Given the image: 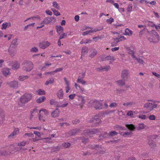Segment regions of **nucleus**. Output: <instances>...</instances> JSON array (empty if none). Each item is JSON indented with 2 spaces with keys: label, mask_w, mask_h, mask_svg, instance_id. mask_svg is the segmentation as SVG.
Returning <instances> with one entry per match:
<instances>
[{
  "label": "nucleus",
  "mask_w": 160,
  "mask_h": 160,
  "mask_svg": "<svg viewBox=\"0 0 160 160\" xmlns=\"http://www.w3.org/2000/svg\"><path fill=\"white\" fill-rule=\"evenodd\" d=\"M71 146V144L68 142H66L62 144V146L65 148H68Z\"/></svg>",
  "instance_id": "obj_36"
},
{
  "label": "nucleus",
  "mask_w": 160,
  "mask_h": 160,
  "mask_svg": "<svg viewBox=\"0 0 160 160\" xmlns=\"http://www.w3.org/2000/svg\"><path fill=\"white\" fill-rule=\"evenodd\" d=\"M17 42V39L15 38L13 40L11 44L10 45L9 48L16 47L18 45Z\"/></svg>",
  "instance_id": "obj_21"
},
{
  "label": "nucleus",
  "mask_w": 160,
  "mask_h": 160,
  "mask_svg": "<svg viewBox=\"0 0 160 160\" xmlns=\"http://www.w3.org/2000/svg\"><path fill=\"white\" fill-rule=\"evenodd\" d=\"M76 98L78 101V104H77L76 105L78 106H80V108L82 109L85 102L84 98L81 96H76Z\"/></svg>",
  "instance_id": "obj_5"
},
{
  "label": "nucleus",
  "mask_w": 160,
  "mask_h": 160,
  "mask_svg": "<svg viewBox=\"0 0 160 160\" xmlns=\"http://www.w3.org/2000/svg\"><path fill=\"white\" fill-rule=\"evenodd\" d=\"M148 144L151 148H154L156 146L155 142L152 140L150 141Z\"/></svg>",
  "instance_id": "obj_33"
},
{
  "label": "nucleus",
  "mask_w": 160,
  "mask_h": 160,
  "mask_svg": "<svg viewBox=\"0 0 160 160\" xmlns=\"http://www.w3.org/2000/svg\"><path fill=\"white\" fill-rule=\"evenodd\" d=\"M82 79L80 78V77H78L77 81V82L78 83H81L82 85L85 84L86 83V82L85 80H82Z\"/></svg>",
  "instance_id": "obj_25"
},
{
  "label": "nucleus",
  "mask_w": 160,
  "mask_h": 160,
  "mask_svg": "<svg viewBox=\"0 0 160 160\" xmlns=\"http://www.w3.org/2000/svg\"><path fill=\"white\" fill-rule=\"evenodd\" d=\"M45 99L46 98L44 96H42L37 100V102L38 103H40L44 102Z\"/></svg>",
  "instance_id": "obj_24"
},
{
  "label": "nucleus",
  "mask_w": 160,
  "mask_h": 160,
  "mask_svg": "<svg viewBox=\"0 0 160 160\" xmlns=\"http://www.w3.org/2000/svg\"><path fill=\"white\" fill-rule=\"evenodd\" d=\"M92 106L95 109L100 110L103 109V107L102 103L97 100H95L92 102Z\"/></svg>",
  "instance_id": "obj_3"
},
{
  "label": "nucleus",
  "mask_w": 160,
  "mask_h": 160,
  "mask_svg": "<svg viewBox=\"0 0 160 160\" xmlns=\"http://www.w3.org/2000/svg\"><path fill=\"white\" fill-rule=\"evenodd\" d=\"M132 4H129L127 9V11L128 12H131L132 11Z\"/></svg>",
  "instance_id": "obj_46"
},
{
  "label": "nucleus",
  "mask_w": 160,
  "mask_h": 160,
  "mask_svg": "<svg viewBox=\"0 0 160 160\" xmlns=\"http://www.w3.org/2000/svg\"><path fill=\"white\" fill-rule=\"evenodd\" d=\"M137 61L140 64H143L144 63V61L142 60V57H141V58H137Z\"/></svg>",
  "instance_id": "obj_45"
},
{
  "label": "nucleus",
  "mask_w": 160,
  "mask_h": 160,
  "mask_svg": "<svg viewBox=\"0 0 160 160\" xmlns=\"http://www.w3.org/2000/svg\"><path fill=\"white\" fill-rule=\"evenodd\" d=\"M54 82V79L52 78H50V79L49 80H47L45 84L46 85H48L49 84H51L53 83Z\"/></svg>",
  "instance_id": "obj_30"
},
{
  "label": "nucleus",
  "mask_w": 160,
  "mask_h": 160,
  "mask_svg": "<svg viewBox=\"0 0 160 160\" xmlns=\"http://www.w3.org/2000/svg\"><path fill=\"white\" fill-rule=\"evenodd\" d=\"M68 105V103H66L63 104H57V107H59L61 108H64L66 107Z\"/></svg>",
  "instance_id": "obj_41"
},
{
  "label": "nucleus",
  "mask_w": 160,
  "mask_h": 160,
  "mask_svg": "<svg viewBox=\"0 0 160 160\" xmlns=\"http://www.w3.org/2000/svg\"><path fill=\"white\" fill-rule=\"evenodd\" d=\"M88 51V49L87 47H83L82 49L81 56L82 55H84L86 54ZM82 57H81V58Z\"/></svg>",
  "instance_id": "obj_15"
},
{
  "label": "nucleus",
  "mask_w": 160,
  "mask_h": 160,
  "mask_svg": "<svg viewBox=\"0 0 160 160\" xmlns=\"http://www.w3.org/2000/svg\"><path fill=\"white\" fill-rule=\"evenodd\" d=\"M150 34L152 37H153L154 40L156 42L159 41V36L158 33L155 30H152L150 32Z\"/></svg>",
  "instance_id": "obj_8"
},
{
  "label": "nucleus",
  "mask_w": 160,
  "mask_h": 160,
  "mask_svg": "<svg viewBox=\"0 0 160 160\" xmlns=\"http://www.w3.org/2000/svg\"><path fill=\"white\" fill-rule=\"evenodd\" d=\"M32 97V95L31 93H25L20 98L18 106L20 107L24 106L25 103H28L31 100Z\"/></svg>",
  "instance_id": "obj_1"
},
{
  "label": "nucleus",
  "mask_w": 160,
  "mask_h": 160,
  "mask_svg": "<svg viewBox=\"0 0 160 160\" xmlns=\"http://www.w3.org/2000/svg\"><path fill=\"white\" fill-rule=\"evenodd\" d=\"M102 148V146L101 145H94V149L98 150V149Z\"/></svg>",
  "instance_id": "obj_49"
},
{
  "label": "nucleus",
  "mask_w": 160,
  "mask_h": 160,
  "mask_svg": "<svg viewBox=\"0 0 160 160\" xmlns=\"http://www.w3.org/2000/svg\"><path fill=\"white\" fill-rule=\"evenodd\" d=\"M33 133L35 134V135L38 136V137H40L41 136V134L40 132L36 131H34L33 132Z\"/></svg>",
  "instance_id": "obj_59"
},
{
  "label": "nucleus",
  "mask_w": 160,
  "mask_h": 160,
  "mask_svg": "<svg viewBox=\"0 0 160 160\" xmlns=\"http://www.w3.org/2000/svg\"><path fill=\"white\" fill-rule=\"evenodd\" d=\"M23 70L26 72H30L33 68V64L32 62L30 61H25L23 63Z\"/></svg>",
  "instance_id": "obj_2"
},
{
  "label": "nucleus",
  "mask_w": 160,
  "mask_h": 160,
  "mask_svg": "<svg viewBox=\"0 0 160 160\" xmlns=\"http://www.w3.org/2000/svg\"><path fill=\"white\" fill-rule=\"evenodd\" d=\"M118 133L115 131H113L109 132L108 133V136L110 137H113L114 136L117 135Z\"/></svg>",
  "instance_id": "obj_29"
},
{
  "label": "nucleus",
  "mask_w": 160,
  "mask_h": 160,
  "mask_svg": "<svg viewBox=\"0 0 160 160\" xmlns=\"http://www.w3.org/2000/svg\"><path fill=\"white\" fill-rule=\"evenodd\" d=\"M147 31L148 32H149L148 30L146 28H144L143 30H141L139 32V35L140 36H142L144 33L143 32Z\"/></svg>",
  "instance_id": "obj_54"
},
{
  "label": "nucleus",
  "mask_w": 160,
  "mask_h": 160,
  "mask_svg": "<svg viewBox=\"0 0 160 160\" xmlns=\"http://www.w3.org/2000/svg\"><path fill=\"white\" fill-rule=\"evenodd\" d=\"M134 103L133 102H127L126 103H124L123 104V105L126 106H132Z\"/></svg>",
  "instance_id": "obj_44"
},
{
  "label": "nucleus",
  "mask_w": 160,
  "mask_h": 160,
  "mask_svg": "<svg viewBox=\"0 0 160 160\" xmlns=\"http://www.w3.org/2000/svg\"><path fill=\"white\" fill-rule=\"evenodd\" d=\"M148 118L150 120H155L156 119V117L154 115H152L149 116Z\"/></svg>",
  "instance_id": "obj_55"
},
{
  "label": "nucleus",
  "mask_w": 160,
  "mask_h": 160,
  "mask_svg": "<svg viewBox=\"0 0 160 160\" xmlns=\"http://www.w3.org/2000/svg\"><path fill=\"white\" fill-rule=\"evenodd\" d=\"M138 117L139 118L143 119H145L147 118L146 116L145 115H139Z\"/></svg>",
  "instance_id": "obj_56"
},
{
  "label": "nucleus",
  "mask_w": 160,
  "mask_h": 160,
  "mask_svg": "<svg viewBox=\"0 0 160 160\" xmlns=\"http://www.w3.org/2000/svg\"><path fill=\"white\" fill-rule=\"evenodd\" d=\"M8 84L9 86L11 88H18V81H13L11 82H8Z\"/></svg>",
  "instance_id": "obj_9"
},
{
  "label": "nucleus",
  "mask_w": 160,
  "mask_h": 160,
  "mask_svg": "<svg viewBox=\"0 0 160 160\" xmlns=\"http://www.w3.org/2000/svg\"><path fill=\"white\" fill-rule=\"evenodd\" d=\"M8 51L9 52L10 55L12 57L15 56L16 52V50H12L11 48H9L8 49Z\"/></svg>",
  "instance_id": "obj_17"
},
{
  "label": "nucleus",
  "mask_w": 160,
  "mask_h": 160,
  "mask_svg": "<svg viewBox=\"0 0 160 160\" xmlns=\"http://www.w3.org/2000/svg\"><path fill=\"white\" fill-rule=\"evenodd\" d=\"M45 41H43L40 43L39 47L41 48L44 49L47 48L45 46Z\"/></svg>",
  "instance_id": "obj_34"
},
{
  "label": "nucleus",
  "mask_w": 160,
  "mask_h": 160,
  "mask_svg": "<svg viewBox=\"0 0 160 160\" xmlns=\"http://www.w3.org/2000/svg\"><path fill=\"white\" fill-rule=\"evenodd\" d=\"M98 117V115L94 116L90 119V122L95 124Z\"/></svg>",
  "instance_id": "obj_27"
},
{
  "label": "nucleus",
  "mask_w": 160,
  "mask_h": 160,
  "mask_svg": "<svg viewBox=\"0 0 160 160\" xmlns=\"http://www.w3.org/2000/svg\"><path fill=\"white\" fill-rule=\"evenodd\" d=\"M97 52L96 50H94L93 52L89 55V57L91 58H92L94 57L97 54Z\"/></svg>",
  "instance_id": "obj_47"
},
{
  "label": "nucleus",
  "mask_w": 160,
  "mask_h": 160,
  "mask_svg": "<svg viewBox=\"0 0 160 160\" xmlns=\"http://www.w3.org/2000/svg\"><path fill=\"white\" fill-rule=\"evenodd\" d=\"M59 112L57 109L52 112L51 114L53 118H56L59 116Z\"/></svg>",
  "instance_id": "obj_13"
},
{
  "label": "nucleus",
  "mask_w": 160,
  "mask_h": 160,
  "mask_svg": "<svg viewBox=\"0 0 160 160\" xmlns=\"http://www.w3.org/2000/svg\"><path fill=\"white\" fill-rule=\"evenodd\" d=\"M125 126L127 128L131 131H133L136 128L135 126L132 124H126Z\"/></svg>",
  "instance_id": "obj_20"
},
{
  "label": "nucleus",
  "mask_w": 160,
  "mask_h": 160,
  "mask_svg": "<svg viewBox=\"0 0 160 160\" xmlns=\"http://www.w3.org/2000/svg\"><path fill=\"white\" fill-rule=\"evenodd\" d=\"M38 48L36 47H34L32 48L30 50V51L31 52H38Z\"/></svg>",
  "instance_id": "obj_50"
},
{
  "label": "nucleus",
  "mask_w": 160,
  "mask_h": 160,
  "mask_svg": "<svg viewBox=\"0 0 160 160\" xmlns=\"http://www.w3.org/2000/svg\"><path fill=\"white\" fill-rule=\"evenodd\" d=\"M106 59L107 60H112L113 61H114L115 59L113 57H111L110 55L107 56L106 57Z\"/></svg>",
  "instance_id": "obj_53"
},
{
  "label": "nucleus",
  "mask_w": 160,
  "mask_h": 160,
  "mask_svg": "<svg viewBox=\"0 0 160 160\" xmlns=\"http://www.w3.org/2000/svg\"><path fill=\"white\" fill-rule=\"evenodd\" d=\"M2 73L4 75L6 76L9 74V70L8 69L5 68L3 69L2 71Z\"/></svg>",
  "instance_id": "obj_31"
},
{
  "label": "nucleus",
  "mask_w": 160,
  "mask_h": 160,
  "mask_svg": "<svg viewBox=\"0 0 160 160\" xmlns=\"http://www.w3.org/2000/svg\"><path fill=\"white\" fill-rule=\"evenodd\" d=\"M132 34V32L128 28H126L125 30V35H131Z\"/></svg>",
  "instance_id": "obj_26"
},
{
  "label": "nucleus",
  "mask_w": 160,
  "mask_h": 160,
  "mask_svg": "<svg viewBox=\"0 0 160 160\" xmlns=\"http://www.w3.org/2000/svg\"><path fill=\"white\" fill-rule=\"evenodd\" d=\"M36 92H37L38 94L39 95H43L45 94V91L44 90H42L41 89H39V90H38L37 91H36Z\"/></svg>",
  "instance_id": "obj_28"
},
{
  "label": "nucleus",
  "mask_w": 160,
  "mask_h": 160,
  "mask_svg": "<svg viewBox=\"0 0 160 160\" xmlns=\"http://www.w3.org/2000/svg\"><path fill=\"white\" fill-rule=\"evenodd\" d=\"M19 132V131L18 129L16 130H14L12 133L8 136V138L9 139H11L13 138V137L15 136Z\"/></svg>",
  "instance_id": "obj_12"
},
{
  "label": "nucleus",
  "mask_w": 160,
  "mask_h": 160,
  "mask_svg": "<svg viewBox=\"0 0 160 160\" xmlns=\"http://www.w3.org/2000/svg\"><path fill=\"white\" fill-rule=\"evenodd\" d=\"M5 119V116L2 110H1L0 112V123H2Z\"/></svg>",
  "instance_id": "obj_16"
},
{
  "label": "nucleus",
  "mask_w": 160,
  "mask_h": 160,
  "mask_svg": "<svg viewBox=\"0 0 160 160\" xmlns=\"http://www.w3.org/2000/svg\"><path fill=\"white\" fill-rule=\"evenodd\" d=\"M25 136H27L29 137H32L34 136V134L32 133H26L24 134Z\"/></svg>",
  "instance_id": "obj_58"
},
{
  "label": "nucleus",
  "mask_w": 160,
  "mask_h": 160,
  "mask_svg": "<svg viewBox=\"0 0 160 160\" xmlns=\"http://www.w3.org/2000/svg\"><path fill=\"white\" fill-rule=\"evenodd\" d=\"M76 96V94H71L69 96V98L70 99H71V100H72Z\"/></svg>",
  "instance_id": "obj_63"
},
{
  "label": "nucleus",
  "mask_w": 160,
  "mask_h": 160,
  "mask_svg": "<svg viewBox=\"0 0 160 160\" xmlns=\"http://www.w3.org/2000/svg\"><path fill=\"white\" fill-rule=\"evenodd\" d=\"M54 18L52 17H47L44 18L42 23L48 24L51 22Z\"/></svg>",
  "instance_id": "obj_10"
},
{
  "label": "nucleus",
  "mask_w": 160,
  "mask_h": 160,
  "mask_svg": "<svg viewBox=\"0 0 160 160\" xmlns=\"http://www.w3.org/2000/svg\"><path fill=\"white\" fill-rule=\"evenodd\" d=\"M145 126L143 123H140L138 125V127L137 128L138 130H141L144 128Z\"/></svg>",
  "instance_id": "obj_38"
},
{
  "label": "nucleus",
  "mask_w": 160,
  "mask_h": 160,
  "mask_svg": "<svg viewBox=\"0 0 160 160\" xmlns=\"http://www.w3.org/2000/svg\"><path fill=\"white\" fill-rule=\"evenodd\" d=\"M79 131L78 128L72 129L70 130L68 132L66 133V135L68 137L71 136L76 135Z\"/></svg>",
  "instance_id": "obj_6"
},
{
  "label": "nucleus",
  "mask_w": 160,
  "mask_h": 160,
  "mask_svg": "<svg viewBox=\"0 0 160 160\" xmlns=\"http://www.w3.org/2000/svg\"><path fill=\"white\" fill-rule=\"evenodd\" d=\"M28 78L29 76H20L18 78V79L19 81H23L25 80L28 79Z\"/></svg>",
  "instance_id": "obj_22"
},
{
  "label": "nucleus",
  "mask_w": 160,
  "mask_h": 160,
  "mask_svg": "<svg viewBox=\"0 0 160 160\" xmlns=\"http://www.w3.org/2000/svg\"><path fill=\"white\" fill-rule=\"evenodd\" d=\"M117 106V104L115 102L111 103L109 105V107L111 108H115Z\"/></svg>",
  "instance_id": "obj_51"
},
{
  "label": "nucleus",
  "mask_w": 160,
  "mask_h": 160,
  "mask_svg": "<svg viewBox=\"0 0 160 160\" xmlns=\"http://www.w3.org/2000/svg\"><path fill=\"white\" fill-rule=\"evenodd\" d=\"M51 149L52 152H53L59 151L60 149V146H59L54 147H51Z\"/></svg>",
  "instance_id": "obj_23"
},
{
  "label": "nucleus",
  "mask_w": 160,
  "mask_h": 160,
  "mask_svg": "<svg viewBox=\"0 0 160 160\" xmlns=\"http://www.w3.org/2000/svg\"><path fill=\"white\" fill-rule=\"evenodd\" d=\"M129 70L127 69H124L122 70L121 74V77L122 79H128L129 74Z\"/></svg>",
  "instance_id": "obj_7"
},
{
  "label": "nucleus",
  "mask_w": 160,
  "mask_h": 160,
  "mask_svg": "<svg viewBox=\"0 0 160 160\" xmlns=\"http://www.w3.org/2000/svg\"><path fill=\"white\" fill-rule=\"evenodd\" d=\"M117 91L118 92V93L120 94L123 92H124L125 90L123 89H117Z\"/></svg>",
  "instance_id": "obj_64"
},
{
  "label": "nucleus",
  "mask_w": 160,
  "mask_h": 160,
  "mask_svg": "<svg viewBox=\"0 0 160 160\" xmlns=\"http://www.w3.org/2000/svg\"><path fill=\"white\" fill-rule=\"evenodd\" d=\"M125 80L124 79H122L117 81L116 82L118 86H123L125 84Z\"/></svg>",
  "instance_id": "obj_11"
},
{
  "label": "nucleus",
  "mask_w": 160,
  "mask_h": 160,
  "mask_svg": "<svg viewBox=\"0 0 160 160\" xmlns=\"http://www.w3.org/2000/svg\"><path fill=\"white\" fill-rule=\"evenodd\" d=\"M20 67V64L17 62L13 63L12 65V69H17Z\"/></svg>",
  "instance_id": "obj_14"
},
{
  "label": "nucleus",
  "mask_w": 160,
  "mask_h": 160,
  "mask_svg": "<svg viewBox=\"0 0 160 160\" xmlns=\"http://www.w3.org/2000/svg\"><path fill=\"white\" fill-rule=\"evenodd\" d=\"M99 131L97 129H93L92 130H88L87 131V132L89 133L90 134H94L98 133Z\"/></svg>",
  "instance_id": "obj_19"
},
{
  "label": "nucleus",
  "mask_w": 160,
  "mask_h": 160,
  "mask_svg": "<svg viewBox=\"0 0 160 160\" xmlns=\"http://www.w3.org/2000/svg\"><path fill=\"white\" fill-rule=\"evenodd\" d=\"M53 12L54 14L56 16H58L60 15V13L58 11H57L56 10H54V11H53Z\"/></svg>",
  "instance_id": "obj_60"
},
{
  "label": "nucleus",
  "mask_w": 160,
  "mask_h": 160,
  "mask_svg": "<svg viewBox=\"0 0 160 160\" xmlns=\"http://www.w3.org/2000/svg\"><path fill=\"white\" fill-rule=\"evenodd\" d=\"M7 24L6 22L5 23H3L2 24V29H5L7 27Z\"/></svg>",
  "instance_id": "obj_61"
},
{
  "label": "nucleus",
  "mask_w": 160,
  "mask_h": 160,
  "mask_svg": "<svg viewBox=\"0 0 160 160\" xmlns=\"http://www.w3.org/2000/svg\"><path fill=\"white\" fill-rule=\"evenodd\" d=\"M80 139L82 140V142L84 144L86 143L89 141L88 138H85L83 137H80Z\"/></svg>",
  "instance_id": "obj_32"
},
{
  "label": "nucleus",
  "mask_w": 160,
  "mask_h": 160,
  "mask_svg": "<svg viewBox=\"0 0 160 160\" xmlns=\"http://www.w3.org/2000/svg\"><path fill=\"white\" fill-rule=\"evenodd\" d=\"M42 111L43 112L44 114L46 116L48 115L49 114V112L47 110L43 109H42L39 111V113L41 114V112Z\"/></svg>",
  "instance_id": "obj_35"
},
{
  "label": "nucleus",
  "mask_w": 160,
  "mask_h": 160,
  "mask_svg": "<svg viewBox=\"0 0 160 160\" xmlns=\"http://www.w3.org/2000/svg\"><path fill=\"white\" fill-rule=\"evenodd\" d=\"M101 122L102 121L101 120V119L99 118L98 117L97 119L96 120V122H95V126H98L99 124L101 123Z\"/></svg>",
  "instance_id": "obj_40"
},
{
  "label": "nucleus",
  "mask_w": 160,
  "mask_h": 160,
  "mask_svg": "<svg viewBox=\"0 0 160 160\" xmlns=\"http://www.w3.org/2000/svg\"><path fill=\"white\" fill-rule=\"evenodd\" d=\"M101 150H99L97 152V154H104V153L105 152V150L104 148H101Z\"/></svg>",
  "instance_id": "obj_42"
},
{
  "label": "nucleus",
  "mask_w": 160,
  "mask_h": 160,
  "mask_svg": "<svg viewBox=\"0 0 160 160\" xmlns=\"http://www.w3.org/2000/svg\"><path fill=\"white\" fill-rule=\"evenodd\" d=\"M39 118L40 121H42L43 122H44L45 121V119L43 118V115L42 113L41 114L39 113Z\"/></svg>",
  "instance_id": "obj_43"
},
{
  "label": "nucleus",
  "mask_w": 160,
  "mask_h": 160,
  "mask_svg": "<svg viewBox=\"0 0 160 160\" xmlns=\"http://www.w3.org/2000/svg\"><path fill=\"white\" fill-rule=\"evenodd\" d=\"M107 22L110 24H111L112 22H114V19L111 18L109 19H108L107 20Z\"/></svg>",
  "instance_id": "obj_52"
},
{
  "label": "nucleus",
  "mask_w": 160,
  "mask_h": 160,
  "mask_svg": "<svg viewBox=\"0 0 160 160\" xmlns=\"http://www.w3.org/2000/svg\"><path fill=\"white\" fill-rule=\"evenodd\" d=\"M63 68H58L54 71V73L57 72H58L61 71L62 70Z\"/></svg>",
  "instance_id": "obj_62"
},
{
  "label": "nucleus",
  "mask_w": 160,
  "mask_h": 160,
  "mask_svg": "<svg viewBox=\"0 0 160 160\" xmlns=\"http://www.w3.org/2000/svg\"><path fill=\"white\" fill-rule=\"evenodd\" d=\"M157 107V104H152V103L147 102L145 103L143 106V107L147 108L149 111H152L155 108Z\"/></svg>",
  "instance_id": "obj_4"
},
{
  "label": "nucleus",
  "mask_w": 160,
  "mask_h": 160,
  "mask_svg": "<svg viewBox=\"0 0 160 160\" xmlns=\"http://www.w3.org/2000/svg\"><path fill=\"white\" fill-rule=\"evenodd\" d=\"M56 28L57 32L59 35H60L61 32H62L63 30V28L61 26H56Z\"/></svg>",
  "instance_id": "obj_18"
},
{
  "label": "nucleus",
  "mask_w": 160,
  "mask_h": 160,
  "mask_svg": "<svg viewBox=\"0 0 160 160\" xmlns=\"http://www.w3.org/2000/svg\"><path fill=\"white\" fill-rule=\"evenodd\" d=\"M58 96L59 98H62L63 96V93L62 90V89L59 90L58 93Z\"/></svg>",
  "instance_id": "obj_37"
},
{
  "label": "nucleus",
  "mask_w": 160,
  "mask_h": 160,
  "mask_svg": "<svg viewBox=\"0 0 160 160\" xmlns=\"http://www.w3.org/2000/svg\"><path fill=\"white\" fill-rule=\"evenodd\" d=\"M27 144V142H22L19 143L18 144V146H25L26 144Z\"/></svg>",
  "instance_id": "obj_57"
},
{
  "label": "nucleus",
  "mask_w": 160,
  "mask_h": 160,
  "mask_svg": "<svg viewBox=\"0 0 160 160\" xmlns=\"http://www.w3.org/2000/svg\"><path fill=\"white\" fill-rule=\"evenodd\" d=\"M53 6L57 8V9H60V6L56 2H53Z\"/></svg>",
  "instance_id": "obj_39"
},
{
  "label": "nucleus",
  "mask_w": 160,
  "mask_h": 160,
  "mask_svg": "<svg viewBox=\"0 0 160 160\" xmlns=\"http://www.w3.org/2000/svg\"><path fill=\"white\" fill-rule=\"evenodd\" d=\"M7 152L5 150H0V155L5 156L7 155Z\"/></svg>",
  "instance_id": "obj_48"
}]
</instances>
